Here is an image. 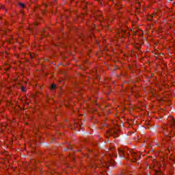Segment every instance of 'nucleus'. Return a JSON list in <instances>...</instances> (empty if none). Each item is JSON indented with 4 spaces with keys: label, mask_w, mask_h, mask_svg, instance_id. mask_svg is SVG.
<instances>
[{
    "label": "nucleus",
    "mask_w": 175,
    "mask_h": 175,
    "mask_svg": "<svg viewBox=\"0 0 175 175\" xmlns=\"http://www.w3.org/2000/svg\"><path fill=\"white\" fill-rule=\"evenodd\" d=\"M55 88H57V85H56L55 84H52V85H51V90L52 91H55Z\"/></svg>",
    "instance_id": "423d86ee"
},
{
    "label": "nucleus",
    "mask_w": 175,
    "mask_h": 175,
    "mask_svg": "<svg viewBox=\"0 0 175 175\" xmlns=\"http://www.w3.org/2000/svg\"><path fill=\"white\" fill-rule=\"evenodd\" d=\"M117 32L120 36H124V33H125V30L122 29V27H120L117 29Z\"/></svg>",
    "instance_id": "20e7f679"
},
{
    "label": "nucleus",
    "mask_w": 175,
    "mask_h": 175,
    "mask_svg": "<svg viewBox=\"0 0 175 175\" xmlns=\"http://www.w3.org/2000/svg\"><path fill=\"white\" fill-rule=\"evenodd\" d=\"M21 91L22 92H25V88H24V86L21 87Z\"/></svg>",
    "instance_id": "1a4fd4ad"
},
{
    "label": "nucleus",
    "mask_w": 175,
    "mask_h": 175,
    "mask_svg": "<svg viewBox=\"0 0 175 175\" xmlns=\"http://www.w3.org/2000/svg\"><path fill=\"white\" fill-rule=\"evenodd\" d=\"M19 6H21V8L22 9H24V8H25V3H19Z\"/></svg>",
    "instance_id": "6e6552de"
},
{
    "label": "nucleus",
    "mask_w": 175,
    "mask_h": 175,
    "mask_svg": "<svg viewBox=\"0 0 175 175\" xmlns=\"http://www.w3.org/2000/svg\"><path fill=\"white\" fill-rule=\"evenodd\" d=\"M118 154L119 157L120 158H123V159H131V158H133L134 161H137L141 158L140 152H136L133 150H131L126 147L118 148Z\"/></svg>",
    "instance_id": "f257e3e1"
},
{
    "label": "nucleus",
    "mask_w": 175,
    "mask_h": 175,
    "mask_svg": "<svg viewBox=\"0 0 175 175\" xmlns=\"http://www.w3.org/2000/svg\"><path fill=\"white\" fill-rule=\"evenodd\" d=\"M98 163H100V165L103 167H109V166H113V163L108 161V162H105L102 160H99L98 161Z\"/></svg>",
    "instance_id": "f03ea898"
},
{
    "label": "nucleus",
    "mask_w": 175,
    "mask_h": 175,
    "mask_svg": "<svg viewBox=\"0 0 175 175\" xmlns=\"http://www.w3.org/2000/svg\"><path fill=\"white\" fill-rule=\"evenodd\" d=\"M170 120H171V122L170 123V126H175V120H174V118L170 117Z\"/></svg>",
    "instance_id": "39448f33"
},
{
    "label": "nucleus",
    "mask_w": 175,
    "mask_h": 175,
    "mask_svg": "<svg viewBox=\"0 0 175 175\" xmlns=\"http://www.w3.org/2000/svg\"><path fill=\"white\" fill-rule=\"evenodd\" d=\"M163 144H165V141H163L162 143L156 142V146H157V147H161V146H163Z\"/></svg>",
    "instance_id": "0eeeda50"
},
{
    "label": "nucleus",
    "mask_w": 175,
    "mask_h": 175,
    "mask_svg": "<svg viewBox=\"0 0 175 175\" xmlns=\"http://www.w3.org/2000/svg\"><path fill=\"white\" fill-rule=\"evenodd\" d=\"M98 162L93 161H92V163H90V167H92V169L95 170V172H96V170L98 169Z\"/></svg>",
    "instance_id": "7ed1b4c3"
}]
</instances>
